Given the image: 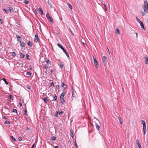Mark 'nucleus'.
<instances>
[{
    "label": "nucleus",
    "instance_id": "58",
    "mask_svg": "<svg viewBox=\"0 0 148 148\" xmlns=\"http://www.w3.org/2000/svg\"><path fill=\"white\" fill-rule=\"evenodd\" d=\"M72 89L71 90L72 93H74V90L73 89V87H72Z\"/></svg>",
    "mask_w": 148,
    "mask_h": 148
},
{
    "label": "nucleus",
    "instance_id": "27",
    "mask_svg": "<svg viewBox=\"0 0 148 148\" xmlns=\"http://www.w3.org/2000/svg\"><path fill=\"white\" fill-rule=\"evenodd\" d=\"M21 58H24L25 57V55L23 53H21L20 55Z\"/></svg>",
    "mask_w": 148,
    "mask_h": 148
},
{
    "label": "nucleus",
    "instance_id": "9",
    "mask_svg": "<svg viewBox=\"0 0 148 148\" xmlns=\"http://www.w3.org/2000/svg\"><path fill=\"white\" fill-rule=\"evenodd\" d=\"M16 37L17 38V41L19 42H21V40L22 39V38L18 35H17L16 36Z\"/></svg>",
    "mask_w": 148,
    "mask_h": 148
},
{
    "label": "nucleus",
    "instance_id": "12",
    "mask_svg": "<svg viewBox=\"0 0 148 148\" xmlns=\"http://www.w3.org/2000/svg\"><path fill=\"white\" fill-rule=\"evenodd\" d=\"M66 94V93L65 92H62L60 95V98H64V96Z\"/></svg>",
    "mask_w": 148,
    "mask_h": 148
},
{
    "label": "nucleus",
    "instance_id": "21",
    "mask_svg": "<svg viewBox=\"0 0 148 148\" xmlns=\"http://www.w3.org/2000/svg\"><path fill=\"white\" fill-rule=\"evenodd\" d=\"M95 126L96 128L98 130H99V128L100 127V126L98 124L96 123H95Z\"/></svg>",
    "mask_w": 148,
    "mask_h": 148
},
{
    "label": "nucleus",
    "instance_id": "22",
    "mask_svg": "<svg viewBox=\"0 0 148 148\" xmlns=\"http://www.w3.org/2000/svg\"><path fill=\"white\" fill-rule=\"evenodd\" d=\"M56 137L55 136L51 137V139L52 140H56Z\"/></svg>",
    "mask_w": 148,
    "mask_h": 148
},
{
    "label": "nucleus",
    "instance_id": "62",
    "mask_svg": "<svg viewBox=\"0 0 148 148\" xmlns=\"http://www.w3.org/2000/svg\"><path fill=\"white\" fill-rule=\"evenodd\" d=\"M63 113V112L62 111H61L59 113V114L60 115V114H62V113Z\"/></svg>",
    "mask_w": 148,
    "mask_h": 148
},
{
    "label": "nucleus",
    "instance_id": "36",
    "mask_svg": "<svg viewBox=\"0 0 148 148\" xmlns=\"http://www.w3.org/2000/svg\"><path fill=\"white\" fill-rule=\"evenodd\" d=\"M43 67L45 69H46V70H47V69L48 68V67L46 65L44 66H43Z\"/></svg>",
    "mask_w": 148,
    "mask_h": 148
},
{
    "label": "nucleus",
    "instance_id": "61",
    "mask_svg": "<svg viewBox=\"0 0 148 148\" xmlns=\"http://www.w3.org/2000/svg\"><path fill=\"white\" fill-rule=\"evenodd\" d=\"M34 144L32 146L31 148H34Z\"/></svg>",
    "mask_w": 148,
    "mask_h": 148
},
{
    "label": "nucleus",
    "instance_id": "16",
    "mask_svg": "<svg viewBox=\"0 0 148 148\" xmlns=\"http://www.w3.org/2000/svg\"><path fill=\"white\" fill-rule=\"evenodd\" d=\"M119 122L121 125H122V120L120 116L119 117Z\"/></svg>",
    "mask_w": 148,
    "mask_h": 148
},
{
    "label": "nucleus",
    "instance_id": "42",
    "mask_svg": "<svg viewBox=\"0 0 148 148\" xmlns=\"http://www.w3.org/2000/svg\"><path fill=\"white\" fill-rule=\"evenodd\" d=\"M57 99V96L56 95H55V96L54 97V100L55 101H56Z\"/></svg>",
    "mask_w": 148,
    "mask_h": 148
},
{
    "label": "nucleus",
    "instance_id": "23",
    "mask_svg": "<svg viewBox=\"0 0 148 148\" xmlns=\"http://www.w3.org/2000/svg\"><path fill=\"white\" fill-rule=\"evenodd\" d=\"M136 21H137L139 23H141V22H142V21H141L139 18H138L137 17H136Z\"/></svg>",
    "mask_w": 148,
    "mask_h": 148
},
{
    "label": "nucleus",
    "instance_id": "7",
    "mask_svg": "<svg viewBox=\"0 0 148 148\" xmlns=\"http://www.w3.org/2000/svg\"><path fill=\"white\" fill-rule=\"evenodd\" d=\"M62 88L63 90H64L66 88L67 86L64 84L63 82H62Z\"/></svg>",
    "mask_w": 148,
    "mask_h": 148
},
{
    "label": "nucleus",
    "instance_id": "44",
    "mask_svg": "<svg viewBox=\"0 0 148 148\" xmlns=\"http://www.w3.org/2000/svg\"><path fill=\"white\" fill-rule=\"evenodd\" d=\"M24 3L26 4H28L29 3V2L28 1L25 0V1L24 2Z\"/></svg>",
    "mask_w": 148,
    "mask_h": 148
},
{
    "label": "nucleus",
    "instance_id": "46",
    "mask_svg": "<svg viewBox=\"0 0 148 148\" xmlns=\"http://www.w3.org/2000/svg\"><path fill=\"white\" fill-rule=\"evenodd\" d=\"M104 7H105V11H107V7H106V6L105 4H104Z\"/></svg>",
    "mask_w": 148,
    "mask_h": 148
},
{
    "label": "nucleus",
    "instance_id": "47",
    "mask_svg": "<svg viewBox=\"0 0 148 148\" xmlns=\"http://www.w3.org/2000/svg\"><path fill=\"white\" fill-rule=\"evenodd\" d=\"M19 141H21L22 140V138L21 137H19L18 138Z\"/></svg>",
    "mask_w": 148,
    "mask_h": 148
},
{
    "label": "nucleus",
    "instance_id": "56",
    "mask_svg": "<svg viewBox=\"0 0 148 148\" xmlns=\"http://www.w3.org/2000/svg\"><path fill=\"white\" fill-rule=\"evenodd\" d=\"M138 146L139 148H141L140 144V145L139 144V145H138Z\"/></svg>",
    "mask_w": 148,
    "mask_h": 148
},
{
    "label": "nucleus",
    "instance_id": "25",
    "mask_svg": "<svg viewBox=\"0 0 148 148\" xmlns=\"http://www.w3.org/2000/svg\"><path fill=\"white\" fill-rule=\"evenodd\" d=\"M27 45L30 47H32V44L30 41L27 42Z\"/></svg>",
    "mask_w": 148,
    "mask_h": 148
},
{
    "label": "nucleus",
    "instance_id": "34",
    "mask_svg": "<svg viewBox=\"0 0 148 148\" xmlns=\"http://www.w3.org/2000/svg\"><path fill=\"white\" fill-rule=\"evenodd\" d=\"M12 112L14 113H17V110L16 109H13L12 110Z\"/></svg>",
    "mask_w": 148,
    "mask_h": 148
},
{
    "label": "nucleus",
    "instance_id": "1",
    "mask_svg": "<svg viewBox=\"0 0 148 148\" xmlns=\"http://www.w3.org/2000/svg\"><path fill=\"white\" fill-rule=\"evenodd\" d=\"M143 9L145 13H148V3L147 0H145L144 1Z\"/></svg>",
    "mask_w": 148,
    "mask_h": 148
},
{
    "label": "nucleus",
    "instance_id": "18",
    "mask_svg": "<svg viewBox=\"0 0 148 148\" xmlns=\"http://www.w3.org/2000/svg\"><path fill=\"white\" fill-rule=\"evenodd\" d=\"M20 44V45L21 47H24L25 45V43L23 42H21Z\"/></svg>",
    "mask_w": 148,
    "mask_h": 148
},
{
    "label": "nucleus",
    "instance_id": "55",
    "mask_svg": "<svg viewBox=\"0 0 148 148\" xmlns=\"http://www.w3.org/2000/svg\"><path fill=\"white\" fill-rule=\"evenodd\" d=\"M19 105H20V107L22 106V103H21V102H19Z\"/></svg>",
    "mask_w": 148,
    "mask_h": 148
},
{
    "label": "nucleus",
    "instance_id": "28",
    "mask_svg": "<svg viewBox=\"0 0 148 148\" xmlns=\"http://www.w3.org/2000/svg\"><path fill=\"white\" fill-rule=\"evenodd\" d=\"M12 56L13 57H15V56H16V53L14 52H13L12 53Z\"/></svg>",
    "mask_w": 148,
    "mask_h": 148
},
{
    "label": "nucleus",
    "instance_id": "52",
    "mask_svg": "<svg viewBox=\"0 0 148 148\" xmlns=\"http://www.w3.org/2000/svg\"><path fill=\"white\" fill-rule=\"evenodd\" d=\"M69 31H70V32H71L72 35H73V34L72 31H71V30L70 29Z\"/></svg>",
    "mask_w": 148,
    "mask_h": 148
},
{
    "label": "nucleus",
    "instance_id": "31",
    "mask_svg": "<svg viewBox=\"0 0 148 148\" xmlns=\"http://www.w3.org/2000/svg\"><path fill=\"white\" fill-rule=\"evenodd\" d=\"M116 32H117L118 34H120L119 30L118 29H116Z\"/></svg>",
    "mask_w": 148,
    "mask_h": 148
},
{
    "label": "nucleus",
    "instance_id": "45",
    "mask_svg": "<svg viewBox=\"0 0 148 148\" xmlns=\"http://www.w3.org/2000/svg\"><path fill=\"white\" fill-rule=\"evenodd\" d=\"M142 14V16H144L145 14V12H140Z\"/></svg>",
    "mask_w": 148,
    "mask_h": 148
},
{
    "label": "nucleus",
    "instance_id": "43",
    "mask_svg": "<svg viewBox=\"0 0 148 148\" xmlns=\"http://www.w3.org/2000/svg\"><path fill=\"white\" fill-rule=\"evenodd\" d=\"M3 21L1 19H0V23L3 24Z\"/></svg>",
    "mask_w": 148,
    "mask_h": 148
},
{
    "label": "nucleus",
    "instance_id": "59",
    "mask_svg": "<svg viewBox=\"0 0 148 148\" xmlns=\"http://www.w3.org/2000/svg\"><path fill=\"white\" fill-rule=\"evenodd\" d=\"M48 4H51V2H50L49 0H48Z\"/></svg>",
    "mask_w": 148,
    "mask_h": 148
},
{
    "label": "nucleus",
    "instance_id": "32",
    "mask_svg": "<svg viewBox=\"0 0 148 148\" xmlns=\"http://www.w3.org/2000/svg\"><path fill=\"white\" fill-rule=\"evenodd\" d=\"M141 123L143 125H144H144H145L146 124L145 122L144 121H143V120H141Z\"/></svg>",
    "mask_w": 148,
    "mask_h": 148
},
{
    "label": "nucleus",
    "instance_id": "6",
    "mask_svg": "<svg viewBox=\"0 0 148 148\" xmlns=\"http://www.w3.org/2000/svg\"><path fill=\"white\" fill-rule=\"evenodd\" d=\"M4 110L5 112L6 113L5 114H7V113H8L9 112V110L8 108L7 107H5L4 108Z\"/></svg>",
    "mask_w": 148,
    "mask_h": 148
},
{
    "label": "nucleus",
    "instance_id": "49",
    "mask_svg": "<svg viewBox=\"0 0 148 148\" xmlns=\"http://www.w3.org/2000/svg\"><path fill=\"white\" fill-rule=\"evenodd\" d=\"M71 136H72V138H73V132H72L71 131Z\"/></svg>",
    "mask_w": 148,
    "mask_h": 148
},
{
    "label": "nucleus",
    "instance_id": "37",
    "mask_svg": "<svg viewBox=\"0 0 148 148\" xmlns=\"http://www.w3.org/2000/svg\"><path fill=\"white\" fill-rule=\"evenodd\" d=\"M26 88H27V89H29V90H30V88H31L30 86L29 85H27Z\"/></svg>",
    "mask_w": 148,
    "mask_h": 148
},
{
    "label": "nucleus",
    "instance_id": "40",
    "mask_svg": "<svg viewBox=\"0 0 148 148\" xmlns=\"http://www.w3.org/2000/svg\"><path fill=\"white\" fill-rule=\"evenodd\" d=\"M74 145H75V146L76 147V148H78V146L77 144V143H76V142L75 141L74 142Z\"/></svg>",
    "mask_w": 148,
    "mask_h": 148
},
{
    "label": "nucleus",
    "instance_id": "50",
    "mask_svg": "<svg viewBox=\"0 0 148 148\" xmlns=\"http://www.w3.org/2000/svg\"><path fill=\"white\" fill-rule=\"evenodd\" d=\"M51 86H54V83L53 82H52L51 83Z\"/></svg>",
    "mask_w": 148,
    "mask_h": 148
},
{
    "label": "nucleus",
    "instance_id": "51",
    "mask_svg": "<svg viewBox=\"0 0 148 148\" xmlns=\"http://www.w3.org/2000/svg\"><path fill=\"white\" fill-rule=\"evenodd\" d=\"M58 111H56V115H55V116H58Z\"/></svg>",
    "mask_w": 148,
    "mask_h": 148
},
{
    "label": "nucleus",
    "instance_id": "64",
    "mask_svg": "<svg viewBox=\"0 0 148 148\" xmlns=\"http://www.w3.org/2000/svg\"><path fill=\"white\" fill-rule=\"evenodd\" d=\"M54 71L53 69H51V73H53V72Z\"/></svg>",
    "mask_w": 148,
    "mask_h": 148
},
{
    "label": "nucleus",
    "instance_id": "39",
    "mask_svg": "<svg viewBox=\"0 0 148 148\" xmlns=\"http://www.w3.org/2000/svg\"><path fill=\"white\" fill-rule=\"evenodd\" d=\"M24 114L26 116L27 115V110H25Z\"/></svg>",
    "mask_w": 148,
    "mask_h": 148
},
{
    "label": "nucleus",
    "instance_id": "15",
    "mask_svg": "<svg viewBox=\"0 0 148 148\" xmlns=\"http://www.w3.org/2000/svg\"><path fill=\"white\" fill-rule=\"evenodd\" d=\"M26 75L28 77H29L31 76V73L29 72H27L26 73Z\"/></svg>",
    "mask_w": 148,
    "mask_h": 148
},
{
    "label": "nucleus",
    "instance_id": "3",
    "mask_svg": "<svg viewBox=\"0 0 148 148\" xmlns=\"http://www.w3.org/2000/svg\"><path fill=\"white\" fill-rule=\"evenodd\" d=\"M46 16L47 19L50 21L51 23V24H53V19L52 18H51V17L50 16L49 14L48 13H47L46 14Z\"/></svg>",
    "mask_w": 148,
    "mask_h": 148
},
{
    "label": "nucleus",
    "instance_id": "2",
    "mask_svg": "<svg viewBox=\"0 0 148 148\" xmlns=\"http://www.w3.org/2000/svg\"><path fill=\"white\" fill-rule=\"evenodd\" d=\"M58 46L60 47V48L64 52V53H65V54H66V56H67V57L68 58H69V53H68L65 50V49L63 47V46H62V45L60 44L59 43H58L57 44Z\"/></svg>",
    "mask_w": 148,
    "mask_h": 148
},
{
    "label": "nucleus",
    "instance_id": "48",
    "mask_svg": "<svg viewBox=\"0 0 148 148\" xmlns=\"http://www.w3.org/2000/svg\"><path fill=\"white\" fill-rule=\"evenodd\" d=\"M3 11H4L7 14H8V11H7V10H6L5 9H3Z\"/></svg>",
    "mask_w": 148,
    "mask_h": 148
},
{
    "label": "nucleus",
    "instance_id": "10",
    "mask_svg": "<svg viewBox=\"0 0 148 148\" xmlns=\"http://www.w3.org/2000/svg\"><path fill=\"white\" fill-rule=\"evenodd\" d=\"M143 130L144 132V134H146V125H143Z\"/></svg>",
    "mask_w": 148,
    "mask_h": 148
},
{
    "label": "nucleus",
    "instance_id": "26",
    "mask_svg": "<svg viewBox=\"0 0 148 148\" xmlns=\"http://www.w3.org/2000/svg\"><path fill=\"white\" fill-rule=\"evenodd\" d=\"M3 80L5 82V83L7 85H8V82L6 81V79L5 78H3Z\"/></svg>",
    "mask_w": 148,
    "mask_h": 148
},
{
    "label": "nucleus",
    "instance_id": "53",
    "mask_svg": "<svg viewBox=\"0 0 148 148\" xmlns=\"http://www.w3.org/2000/svg\"><path fill=\"white\" fill-rule=\"evenodd\" d=\"M9 97H10V98H9V99H13L12 98V95H9Z\"/></svg>",
    "mask_w": 148,
    "mask_h": 148
},
{
    "label": "nucleus",
    "instance_id": "11",
    "mask_svg": "<svg viewBox=\"0 0 148 148\" xmlns=\"http://www.w3.org/2000/svg\"><path fill=\"white\" fill-rule=\"evenodd\" d=\"M144 59L145 64H148V58L147 57H145Z\"/></svg>",
    "mask_w": 148,
    "mask_h": 148
},
{
    "label": "nucleus",
    "instance_id": "29",
    "mask_svg": "<svg viewBox=\"0 0 148 148\" xmlns=\"http://www.w3.org/2000/svg\"><path fill=\"white\" fill-rule=\"evenodd\" d=\"M60 66H61V68H63V66H64L63 64L62 63L60 62Z\"/></svg>",
    "mask_w": 148,
    "mask_h": 148
},
{
    "label": "nucleus",
    "instance_id": "19",
    "mask_svg": "<svg viewBox=\"0 0 148 148\" xmlns=\"http://www.w3.org/2000/svg\"><path fill=\"white\" fill-rule=\"evenodd\" d=\"M8 10L10 11V12H13V8L10 7L9 8Z\"/></svg>",
    "mask_w": 148,
    "mask_h": 148
},
{
    "label": "nucleus",
    "instance_id": "63",
    "mask_svg": "<svg viewBox=\"0 0 148 148\" xmlns=\"http://www.w3.org/2000/svg\"><path fill=\"white\" fill-rule=\"evenodd\" d=\"M49 5L50 6V7L51 8L52 7V5H51V4H49Z\"/></svg>",
    "mask_w": 148,
    "mask_h": 148
},
{
    "label": "nucleus",
    "instance_id": "60",
    "mask_svg": "<svg viewBox=\"0 0 148 148\" xmlns=\"http://www.w3.org/2000/svg\"><path fill=\"white\" fill-rule=\"evenodd\" d=\"M3 118L4 119H7V117L6 116H4L3 117Z\"/></svg>",
    "mask_w": 148,
    "mask_h": 148
},
{
    "label": "nucleus",
    "instance_id": "14",
    "mask_svg": "<svg viewBox=\"0 0 148 148\" xmlns=\"http://www.w3.org/2000/svg\"><path fill=\"white\" fill-rule=\"evenodd\" d=\"M61 103L62 104H64L65 103V101L64 98H60Z\"/></svg>",
    "mask_w": 148,
    "mask_h": 148
},
{
    "label": "nucleus",
    "instance_id": "24",
    "mask_svg": "<svg viewBox=\"0 0 148 148\" xmlns=\"http://www.w3.org/2000/svg\"><path fill=\"white\" fill-rule=\"evenodd\" d=\"M44 101L45 102V103H47L48 101L47 98L45 97L44 98Z\"/></svg>",
    "mask_w": 148,
    "mask_h": 148
},
{
    "label": "nucleus",
    "instance_id": "4",
    "mask_svg": "<svg viewBox=\"0 0 148 148\" xmlns=\"http://www.w3.org/2000/svg\"><path fill=\"white\" fill-rule=\"evenodd\" d=\"M103 62L105 66L107 64L108 62V59L107 57L105 56H103L102 58Z\"/></svg>",
    "mask_w": 148,
    "mask_h": 148
},
{
    "label": "nucleus",
    "instance_id": "35",
    "mask_svg": "<svg viewBox=\"0 0 148 148\" xmlns=\"http://www.w3.org/2000/svg\"><path fill=\"white\" fill-rule=\"evenodd\" d=\"M5 123L6 124H8L10 123V122L9 121H6L5 122Z\"/></svg>",
    "mask_w": 148,
    "mask_h": 148
},
{
    "label": "nucleus",
    "instance_id": "20",
    "mask_svg": "<svg viewBox=\"0 0 148 148\" xmlns=\"http://www.w3.org/2000/svg\"><path fill=\"white\" fill-rule=\"evenodd\" d=\"M38 9L41 12V15H43L44 14L43 12V10L40 8H39Z\"/></svg>",
    "mask_w": 148,
    "mask_h": 148
},
{
    "label": "nucleus",
    "instance_id": "8",
    "mask_svg": "<svg viewBox=\"0 0 148 148\" xmlns=\"http://www.w3.org/2000/svg\"><path fill=\"white\" fill-rule=\"evenodd\" d=\"M39 40V38L37 34L35 35V38H34V41L36 42H37Z\"/></svg>",
    "mask_w": 148,
    "mask_h": 148
},
{
    "label": "nucleus",
    "instance_id": "17",
    "mask_svg": "<svg viewBox=\"0 0 148 148\" xmlns=\"http://www.w3.org/2000/svg\"><path fill=\"white\" fill-rule=\"evenodd\" d=\"M67 5L68 7L70 8V9L71 10H72L73 9V7L71 5V4L70 3H67Z\"/></svg>",
    "mask_w": 148,
    "mask_h": 148
},
{
    "label": "nucleus",
    "instance_id": "5",
    "mask_svg": "<svg viewBox=\"0 0 148 148\" xmlns=\"http://www.w3.org/2000/svg\"><path fill=\"white\" fill-rule=\"evenodd\" d=\"M93 58L94 59V62L95 64V66L96 68H98L99 66V65L98 64V62L96 59L95 58L94 56H93Z\"/></svg>",
    "mask_w": 148,
    "mask_h": 148
},
{
    "label": "nucleus",
    "instance_id": "54",
    "mask_svg": "<svg viewBox=\"0 0 148 148\" xmlns=\"http://www.w3.org/2000/svg\"><path fill=\"white\" fill-rule=\"evenodd\" d=\"M26 56H27V59L28 60H29V59L28 58L29 56L27 54H26Z\"/></svg>",
    "mask_w": 148,
    "mask_h": 148
},
{
    "label": "nucleus",
    "instance_id": "30",
    "mask_svg": "<svg viewBox=\"0 0 148 148\" xmlns=\"http://www.w3.org/2000/svg\"><path fill=\"white\" fill-rule=\"evenodd\" d=\"M10 137L12 139L13 141H15L16 140L15 138L14 137L12 136H11Z\"/></svg>",
    "mask_w": 148,
    "mask_h": 148
},
{
    "label": "nucleus",
    "instance_id": "33",
    "mask_svg": "<svg viewBox=\"0 0 148 148\" xmlns=\"http://www.w3.org/2000/svg\"><path fill=\"white\" fill-rule=\"evenodd\" d=\"M136 144L138 145L139 144L140 145V142H139V141L138 140H138H136Z\"/></svg>",
    "mask_w": 148,
    "mask_h": 148
},
{
    "label": "nucleus",
    "instance_id": "13",
    "mask_svg": "<svg viewBox=\"0 0 148 148\" xmlns=\"http://www.w3.org/2000/svg\"><path fill=\"white\" fill-rule=\"evenodd\" d=\"M140 25L141 27V28H142V29L145 30V28L143 23L142 22H141V23H140Z\"/></svg>",
    "mask_w": 148,
    "mask_h": 148
},
{
    "label": "nucleus",
    "instance_id": "57",
    "mask_svg": "<svg viewBox=\"0 0 148 148\" xmlns=\"http://www.w3.org/2000/svg\"><path fill=\"white\" fill-rule=\"evenodd\" d=\"M26 130H27V131H29L30 130V129L29 128H28V127H26Z\"/></svg>",
    "mask_w": 148,
    "mask_h": 148
},
{
    "label": "nucleus",
    "instance_id": "41",
    "mask_svg": "<svg viewBox=\"0 0 148 148\" xmlns=\"http://www.w3.org/2000/svg\"><path fill=\"white\" fill-rule=\"evenodd\" d=\"M56 87L58 90L60 89V86L59 85H57L56 86Z\"/></svg>",
    "mask_w": 148,
    "mask_h": 148
},
{
    "label": "nucleus",
    "instance_id": "38",
    "mask_svg": "<svg viewBox=\"0 0 148 148\" xmlns=\"http://www.w3.org/2000/svg\"><path fill=\"white\" fill-rule=\"evenodd\" d=\"M50 61L49 60H48L46 61V63L48 64H50Z\"/></svg>",
    "mask_w": 148,
    "mask_h": 148
}]
</instances>
